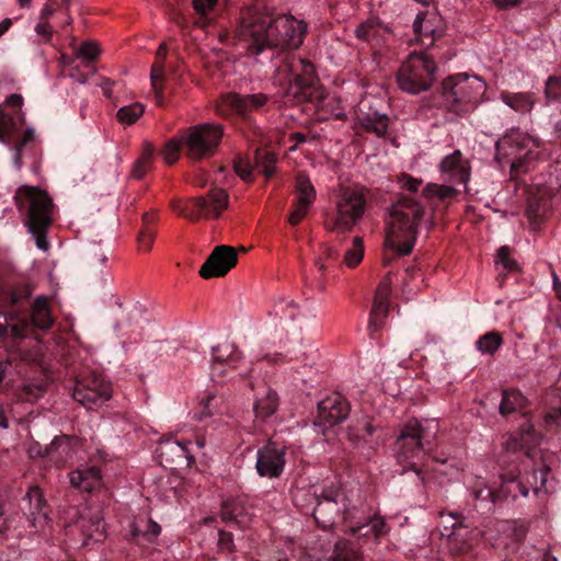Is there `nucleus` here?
I'll list each match as a JSON object with an SVG mask.
<instances>
[{
  "label": "nucleus",
  "mask_w": 561,
  "mask_h": 561,
  "mask_svg": "<svg viewBox=\"0 0 561 561\" xmlns=\"http://www.w3.org/2000/svg\"><path fill=\"white\" fill-rule=\"evenodd\" d=\"M221 518L224 522H233L240 526H245L250 520V518L243 514V508L237 500H228L224 502Z\"/></svg>",
  "instance_id": "a19ab883"
},
{
  "label": "nucleus",
  "mask_w": 561,
  "mask_h": 561,
  "mask_svg": "<svg viewBox=\"0 0 561 561\" xmlns=\"http://www.w3.org/2000/svg\"><path fill=\"white\" fill-rule=\"evenodd\" d=\"M331 561H359V551L353 548L348 541L340 540L335 543Z\"/></svg>",
  "instance_id": "603ef678"
},
{
  "label": "nucleus",
  "mask_w": 561,
  "mask_h": 561,
  "mask_svg": "<svg viewBox=\"0 0 561 561\" xmlns=\"http://www.w3.org/2000/svg\"><path fill=\"white\" fill-rule=\"evenodd\" d=\"M500 100L519 114L530 113L536 104V95L533 92L502 91Z\"/></svg>",
  "instance_id": "2f4dec72"
},
{
  "label": "nucleus",
  "mask_w": 561,
  "mask_h": 561,
  "mask_svg": "<svg viewBox=\"0 0 561 561\" xmlns=\"http://www.w3.org/2000/svg\"><path fill=\"white\" fill-rule=\"evenodd\" d=\"M243 356L234 343L225 341L213 347L211 376L224 377L230 370H237Z\"/></svg>",
  "instance_id": "412c9836"
},
{
  "label": "nucleus",
  "mask_w": 561,
  "mask_h": 561,
  "mask_svg": "<svg viewBox=\"0 0 561 561\" xmlns=\"http://www.w3.org/2000/svg\"><path fill=\"white\" fill-rule=\"evenodd\" d=\"M76 55L78 58H81L83 60L93 61L100 55L99 45L92 41L84 42L77 49Z\"/></svg>",
  "instance_id": "5fc2aeb1"
},
{
  "label": "nucleus",
  "mask_w": 561,
  "mask_h": 561,
  "mask_svg": "<svg viewBox=\"0 0 561 561\" xmlns=\"http://www.w3.org/2000/svg\"><path fill=\"white\" fill-rule=\"evenodd\" d=\"M70 484L83 492H93L103 485L100 468L95 466H81L69 473Z\"/></svg>",
  "instance_id": "a878e982"
},
{
  "label": "nucleus",
  "mask_w": 561,
  "mask_h": 561,
  "mask_svg": "<svg viewBox=\"0 0 561 561\" xmlns=\"http://www.w3.org/2000/svg\"><path fill=\"white\" fill-rule=\"evenodd\" d=\"M364 257V245L360 237H355L352 241V248L346 250L343 264L350 268L357 266Z\"/></svg>",
  "instance_id": "8fccbe9b"
},
{
  "label": "nucleus",
  "mask_w": 561,
  "mask_h": 561,
  "mask_svg": "<svg viewBox=\"0 0 561 561\" xmlns=\"http://www.w3.org/2000/svg\"><path fill=\"white\" fill-rule=\"evenodd\" d=\"M472 495L476 500L482 501V502H495L496 495L494 491L489 488L488 485H477L473 488Z\"/></svg>",
  "instance_id": "e2e57ef3"
},
{
  "label": "nucleus",
  "mask_w": 561,
  "mask_h": 561,
  "mask_svg": "<svg viewBox=\"0 0 561 561\" xmlns=\"http://www.w3.org/2000/svg\"><path fill=\"white\" fill-rule=\"evenodd\" d=\"M455 184H435L430 183L423 188L424 197L431 203H447L458 195Z\"/></svg>",
  "instance_id": "f704fd0d"
},
{
  "label": "nucleus",
  "mask_w": 561,
  "mask_h": 561,
  "mask_svg": "<svg viewBox=\"0 0 561 561\" xmlns=\"http://www.w3.org/2000/svg\"><path fill=\"white\" fill-rule=\"evenodd\" d=\"M238 262L236 249L230 245L216 247L199 270V275L205 278L226 275Z\"/></svg>",
  "instance_id": "f3484780"
},
{
  "label": "nucleus",
  "mask_w": 561,
  "mask_h": 561,
  "mask_svg": "<svg viewBox=\"0 0 561 561\" xmlns=\"http://www.w3.org/2000/svg\"><path fill=\"white\" fill-rule=\"evenodd\" d=\"M479 535L476 529L459 526L457 530L447 534L449 548L455 554H467L472 550Z\"/></svg>",
  "instance_id": "7c9ffc66"
},
{
  "label": "nucleus",
  "mask_w": 561,
  "mask_h": 561,
  "mask_svg": "<svg viewBox=\"0 0 561 561\" xmlns=\"http://www.w3.org/2000/svg\"><path fill=\"white\" fill-rule=\"evenodd\" d=\"M548 201L546 199V193L533 196L529 206L528 214L534 217H541L548 209Z\"/></svg>",
  "instance_id": "4d7b16f0"
},
{
  "label": "nucleus",
  "mask_w": 561,
  "mask_h": 561,
  "mask_svg": "<svg viewBox=\"0 0 561 561\" xmlns=\"http://www.w3.org/2000/svg\"><path fill=\"white\" fill-rule=\"evenodd\" d=\"M367 197L362 187L342 186L334 198V215L331 230L348 232L362 219Z\"/></svg>",
  "instance_id": "9d476101"
},
{
  "label": "nucleus",
  "mask_w": 561,
  "mask_h": 561,
  "mask_svg": "<svg viewBox=\"0 0 561 561\" xmlns=\"http://www.w3.org/2000/svg\"><path fill=\"white\" fill-rule=\"evenodd\" d=\"M218 547L221 551L231 552L233 550L232 535L228 531L219 530Z\"/></svg>",
  "instance_id": "69168bd1"
},
{
  "label": "nucleus",
  "mask_w": 561,
  "mask_h": 561,
  "mask_svg": "<svg viewBox=\"0 0 561 561\" xmlns=\"http://www.w3.org/2000/svg\"><path fill=\"white\" fill-rule=\"evenodd\" d=\"M526 399L523 393L516 389L504 390L502 393V401L500 404L501 414L505 415L524 408Z\"/></svg>",
  "instance_id": "ea45409f"
},
{
  "label": "nucleus",
  "mask_w": 561,
  "mask_h": 561,
  "mask_svg": "<svg viewBox=\"0 0 561 561\" xmlns=\"http://www.w3.org/2000/svg\"><path fill=\"white\" fill-rule=\"evenodd\" d=\"M425 216L422 204L411 197H401L392 205L385 244L393 252L407 255L415 243L417 229Z\"/></svg>",
  "instance_id": "f03ea898"
},
{
  "label": "nucleus",
  "mask_w": 561,
  "mask_h": 561,
  "mask_svg": "<svg viewBox=\"0 0 561 561\" xmlns=\"http://www.w3.org/2000/svg\"><path fill=\"white\" fill-rule=\"evenodd\" d=\"M145 106L141 103H133L122 106L116 114L119 123L124 125H131L144 114Z\"/></svg>",
  "instance_id": "09e8293b"
},
{
  "label": "nucleus",
  "mask_w": 561,
  "mask_h": 561,
  "mask_svg": "<svg viewBox=\"0 0 561 561\" xmlns=\"http://www.w3.org/2000/svg\"><path fill=\"white\" fill-rule=\"evenodd\" d=\"M337 256H339V253L334 248H332L330 245H324L323 247V257L322 256L319 257L317 260L316 264L318 265L319 270L323 272L327 267L323 260L335 261L337 259Z\"/></svg>",
  "instance_id": "0e129e2a"
},
{
  "label": "nucleus",
  "mask_w": 561,
  "mask_h": 561,
  "mask_svg": "<svg viewBox=\"0 0 561 561\" xmlns=\"http://www.w3.org/2000/svg\"><path fill=\"white\" fill-rule=\"evenodd\" d=\"M228 412V407L225 399L221 396L217 394H208L202 401V410L199 412L198 419L213 416L216 414H225Z\"/></svg>",
  "instance_id": "79ce46f5"
},
{
  "label": "nucleus",
  "mask_w": 561,
  "mask_h": 561,
  "mask_svg": "<svg viewBox=\"0 0 561 561\" xmlns=\"http://www.w3.org/2000/svg\"><path fill=\"white\" fill-rule=\"evenodd\" d=\"M167 45L161 44L157 50V58L159 59L151 68L150 79L151 84L154 90L156 99L159 105H162V89L158 85V81L163 79L164 76V66L163 59L167 56Z\"/></svg>",
  "instance_id": "c9c22d12"
},
{
  "label": "nucleus",
  "mask_w": 561,
  "mask_h": 561,
  "mask_svg": "<svg viewBox=\"0 0 561 561\" xmlns=\"http://www.w3.org/2000/svg\"><path fill=\"white\" fill-rule=\"evenodd\" d=\"M540 436L535 432L533 424L522 425L518 433L511 434L503 443V447L507 451L515 453L525 450L526 456H530L533 446L538 444Z\"/></svg>",
  "instance_id": "cd10ccee"
},
{
  "label": "nucleus",
  "mask_w": 561,
  "mask_h": 561,
  "mask_svg": "<svg viewBox=\"0 0 561 561\" xmlns=\"http://www.w3.org/2000/svg\"><path fill=\"white\" fill-rule=\"evenodd\" d=\"M78 525L87 539L99 542L105 538L103 517L99 508L94 511L84 508L80 515Z\"/></svg>",
  "instance_id": "c85d7f7f"
},
{
  "label": "nucleus",
  "mask_w": 561,
  "mask_h": 561,
  "mask_svg": "<svg viewBox=\"0 0 561 561\" xmlns=\"http://www.w3.org/2000/svg\"><path fill=\"white\" fill-rule=\"evenodd\" d=\"M439 525L443 527V534H445L446 536H447V534H450L451 531L457 530V528L459 526H463L460 523L459 517L453 513H448V514L442 513Z\"/></svg>",
  "instance_id": "052dcab7"
},
{
  "label": "nucleus",
  "mask_w": 561,
  "mask_h": 561,
  "mask_svg": "<svg viewBox=\"0 0 561 561\" xmlns=\"http://www.w3.org/2000/svg\"><path fill=\"white\" fill-rule=\"evenodd\" d=\"M380 30L381 25L378 20L368 19L356 27L355 35L359 39L370 42L379 36Z\"/></svg>",
  "instance_id": "3c124183"
},
{
  "label": "nucleus",
  "mask_w": 561,
  "mask_h": 561,
  "mask_svg": "<svg viewBox=\"0 0 561 561\" xmlns=\"http://www.w3.org/2000/svg\"><path fill=\"white\" fill-rule=\"evenodd\" d=\"M191 442H181L173 438L160 440L157 455L160 462L164 466L174 465L186 459L188 462L193 460L190 449Z\"/></svg>",
  "instance_id": "b1692460"
},
{
  "label": "nucleus",
  "mask_w": 561,
  "mask_h": 561,
  "mask_svg": "<svg viewBox=\"0 0 561 561\" xmlns=\"http://www.w3.org/2000/svg\"><path fill=\"white\" fill-rule=\"evenodd\" d=\"M28 507L24 508V513L33 527H43L47 519L48 511L43 493L38 486H31L24 497Z\"/></svg>",
  "instance_id": "bb28decb"
},
{
  "label": "nucleus",
  "mask_w": 561,
  "mask_h": 561,
  "mask_svg": "<svg viewBox=\"0 0 561 561\" xmlns=\"http://www.w3.org/2000/svg\"><path fill=\"white\" fill-rule=\"evenodd\" d=\"M437 432L438 422L435 419L408 420L396 440L398 460L410 462L423 453L431 450Z\"/></svg>",
  "instance_id": "6e6552de"
},
{
  "label": "nucleus",
  "mask_w": 561,
  "mask_h": 561,
  "mask_svg": "<svg viewBox=\"0 0 561 561\" xmlns=\"http://www.w3.org/2000/svg\"><path fill=\"white\" fill-rule=\"evenodd\" d=\"M495 528L501 534L506 536H514L516 540H519L522 537H524L525 534L523 528L517 529L516 524L510 520L496 522Z\"/></svg>",
  "instance_id": "bf43d9fd"
},
{
  "label": "nucleus",
  "mask_w": 561,
  "mask_h": 561,
  "mask_svg": "<svg viewBox=\"0 0 561 561\" xmlns=\"http://www.w3.org/2000/svg\"><path fill=\"white\" fill-rule=\"evenodd\" d=\"M503 337L496 331L486 332L476 342V348L482 355L493 356L502 346Z\"/></svg>",
  "instance_id": "58836bf2"
},
{
  "label": "nucleus",
  "mask_w": 561,
  "mask_h": 561,
  "mask_svg": "<svg viewBox=\"0 0 561 561\" xmlns=\"http://www.w3.org/2000/svg\"><path fill=\"white\" fill-rule=\"evenodd\" d=\"M549 468L542 463L538 469H535L531 473L526 474V484L536 495L540 492H546V483Z\"/></svg>",
  "instance_id": "37998d69"
},
{
  "label": "nucleus",
  "mask_w": 561,
  "mask_h": 561,
  "mask_svg": "<svg viewBox=\"0 0 561 561\" xmlns=\"http://www.w3.org/2000/svg\"><path fill=\"white\" fill-rule=\"evenodd\" d=\"M54 323L51 311L46 296H38L32 306L31 323L28 320L15 312L5 311L0 313V336L8 341L7 346L11 352L18 353L22 358L26 355L21 350V342L25 340L32 328L45 331Z\"/></svg>",
  "instance_id": "20e7f679"
},
{
  "label": "nucleus",
  "mask_w": 561,
  "mask_h": 561,
  "mask_svg": "<svg viewBox=\"0 0 561 561\" xmlns=\"http://www.w3.org/2000/svg\"><path fill=\"white\" fill-rule=\"evenodd\" d=\"M216 3L217 0H193V7L201 15L209 13L215 8Z\"/></svg>",
  "instance_id": "774afa93"
},
{
  "label": "nucleus",
  "mask_w": 561,
  "mask_h": 561,
  "mask_svg": "<svg viewBox=\"0 0 561 561\" xmlns=\"http://www.w3.org/2000/svg\"><path fill=\"white\" fill-rule=\"evenodd\" d=\"M295 193L294 209L288 216V221L293 226L298 225L307 216L317 196L313 184L304 172L296 176Z\"/></svg>",
  "instance_id": "dca6fc26"
},
{
  "label": "nucleus",
  "mask_w": 561,
  "mask_h": 561,
  "mask_svg": "<svg viewBox=\"0 0 561 561\" xmlns=\"http://www.w3.org/2000/svg\"><path fill=\"white\" fill-rule=\"evenodd\" d=\"M436 62L423 53H411L397 72L399 88L410 94L427 91L436 73Z\"/></svg>",
  "instance_id": "1a4fd4ad"
},
{
  "label": "nucleus",
  "mask_w": 561,
  "mask_h": 561,
  "mask_svg": "<svg viewBox=\"0 0 561 561\" xmlns=\"http://www.w3.org/2000/svg\"><path fill=\"white\" fill-rule=\"evenodd\" d=\"M502 484L500 488V494L504 497L516 499L518 494L527 496L529 488L524 480L517 479L511 476H502Z\"/></svg>",
  "instance_id": "4c0bfd02"
},
{
  "label": "nucleus",
  "mask_w": 561,
  "mask_h": 561,
  "mask_svg": "<svg viewBox=\"0 0 561 561\" xmlns=\"http://www.w3.org/2000/svg\"><path fill=\"white\" fill-rule=\"evenodd\" d=\"M227 206V192L222 188H213L208 193V198L204 196L191 198L176 209L185 218L195 221L202 217L218 218Z\"/></svg>",
  "instance_id": "ddd939ff"
},
{
  "label": "nucleus",
  "mask_w": 561,
  "mask_h": 561,
  "mask_svg": "<svg viewBox=\"0 0 561 561\" xmlns=\"http://www.w3.org/2000/svg\"><path fill=\"white\" fill-rule=\"evenodd\" d=\"M278 408L277 393L267 386L257 391L254 400V422L261 423L272 416Z\"/></svg>",
  "instance_id": "c756f323"
},
{
  "label": "nucleus",
  "mask_w": 561,
  "mask_h": 561,
  "mask_svg": "<svg viewBox=\"0 0 561 561\" xmlns=\"http://www.w3.org/2000/svg\"><path fill=\"white\" fill-rule=\"evenodd\" d=\"M398 182L400 183L401 187L411 192L415 193L421 187L423 181L421 179L413 178L407 173H402L398 176Z\"/></svg>",
  "instance_id": "680f3d73"
},
{
  "label": "nucleus",
  "mask_w": 561,
  "mask_h": 561,
  "mask_svg": "<svg viewBox=\"0 0 561 561\" xmlns=\"http://www.w3.org/2000/svg\"><path fill=\"white\" fill-rule=\"evenodd\" d=\"M274 80L276 84L282 87L285 96L293 98L296 101L309 100L316 83L313 65L295 54H280L278 64H276Z\"/></svg>",
  "instance_id": "39448f33"
},
{
  "label": "nucleus",
  "mask_w": 561,
  "mask_h": 561,
  "mask_svg": "<svg viewBox=\"0 0 561 561\" xmlns=\"http://www.w3.org/2000/svg\"><path fill=\"white\" fill-rule=\"evenodd\" d=\"M340 493L335 489L324 491L319 497L312 515L316 523L322 529H330L335 525L342 510H345V504H340Z\"/></svg>",
  "instance_id": "4be33fe9"
},
{
  "label": "nucleus",
  "mask_w": 561,
  "mask_h": 561,
  "mask_svg": "<svg viewBox=\"0 0 561 561\" xmlns=\"http://www.w3.org/2000/svg\"><path fill=\"white\" fill-rule=\"evenodd\" d=\"M307 32V24L293 15L274 14L256 3L240 11L236 30L238 42L250 55H259L271 47L298 48Z\"/></svg>",
  "instance_id": "f257e3e1"
},
{
  "label": "nucleus",
  "mask_w": 561,
  "mask_h": 561,
  "mask_svg": "<svg viewBox=\"0 0 561 561\" xmlns=\"http://www.w3.org/2000/svg\"><path fill=\"white\" fill-rule=\"evenodd\" d=\"M154 148L151 144H145L139 158L133 163L131 178L140 180L153 165Z\"/></svg>",
  "instance_id": "e433bc0d"
},
{
  "label": "nucleus",
  "mask_w": 561,
  "mask_h": 561,
  "mask_svg": "<svg viewBox=\"0 0 561 561\" xmlns=\"http://www.w3.org/2000/svg\"><path fill=\"white\" fill-rule=\"evenodd\" d=\"M285 448L268 440L256 453L255 468L261 477L278 478L285 467Z\"/></svg>",
  "instance_id": "2eb2a0df"
},
{
  "label": "nucleus",
  "mask_w": 561,
  "mask_h": 561,
  "mask_svg": "<svg viewBox=\"0 0 561 561\" xmlns=\"http://www.w3.org/2000/svg\"><path fill=\"white\" fill-rule=\"evenodd\" d=\"M222 135L224 128L220 124L204 123L190 127L181 136V142L186 149L187 156L201 160L214 153Z\"/></svg>",
  "instance_id": "9b49d317"
},
{
  "label": "nucleus",
  "mask_w": 561,
  "mask_h": 561,
  "mask_svg": "<svg viewBox=\"0 0 561 561\" xmlns=\"http://www.w3.org/2000/svg\"><path fill=\"white\" fill-rule=\"evenodd\" d=\"M111 397V382L96 373H90L78 378L72 390V398L90 410L102 407Z\"/></svg>",
  "instance_id": "f8f14e48"
},
{
  "label": "nucleus",
  "mask_w": 561,
  "mask_h": 561,
  "mask_svg": "<svg viewBox=\"0 0 561 561\" xmlns=\"http://www.w3.org/2000/svg\"><path fill=\"white\" fill-rule=\"evenodd\" d=\"M414 42L422 44L426 48L443 37L446 31V24L443 16L435 11H425L419 13L413 22Z\"/></svg>",
  "instance_id": "4468645a"
},
{
  "label": "nucleus",
  "mask_w": 561,
  "mask_h": 561,
  "mask_svg": "<svg viewBox=\"0 0 561 561\" xmlns=\"http://www.w3.org/2000/svg\"><path fill=\"white\" fill-rule=\"evenodd\" d=\"M35 144V131L32 127H27L22 135L19 136L16 141L12 145V162L16 170L23 167V156Z\"/></svg>",
  "instance_id": "72a5a7b5"
},
{
  "label": "nucleus",
  "mask_w": 561,
  "mask_h": 561,
  "mask_svg": "<svg viewBox=\"0 0 561 561\" xmlns=\"http://www.w3.org/2000/svg\"><path fill=\"white\" fill-rule=\"evenodd\" d=\"M362 126L370 133L376 134L378 137H382L388 130V118L386 115L374 114L373 116H366L362 118Z\"/></svg>",
  "instance_id": "de8ad7c7"
},
{
  "label": "nucleus",
  "mask_w": 561,
  "mask_h": 561,
  "mask_svg": "<svg viewBox=\"0 0 561 561\" xmlns=\"http://www.w3.org/2000/svg\"><path fill=\"white\" fill-rule=\"evenodd\" d=\"M274 313L279 319L297 320L300 313L299 306L291 299L279 298L274 305Z\"/></svg>",
  "instance_id": "c03bdc74"
},
{
  "label": "nucleus",
  "mask_w": 561,
  "mask_h": 561,
  "mask_svg": "<svg viewBox=\"0 0 561 561\" xmlns=\"http://www.w3.org/2000/svg\"><path fill=\"white\" fill-rule=\"evenodd\" d=\"M268 101V96L264 93L247 94L228 93L222 96L221 103L218 105V113L222 116L229 115V111L240 116H247L253 111L264 106Z\"/></svg>",
  "instance_id": "a211bd4d"
},
{
  "label": "nucleus",
  "mask_w": 561,
  "mask_h": 561,
  "mask_svg": "<svg viewBox=\"0 0 561 561\" xmlns=\"http://www.w3.org/2000/svg\"><path fill=\"white\" fill-rule=\"evenodd\" d=\"M145 224L148 225L150 221V216L148 214L144 215ZM154 231L146 226L138 234V245L140 250L149 251L152 247L154 240Z\"/></svg>",
  "instance_id": "864d4df0"
},
{
  "label": "nucleus",
  "mask_w": 561,
  "mask_h": 561,
  "mask_svg": "<svg viewBox=\"0 0 561 561\" xmlns=\"http://www.w3.org/2000/svg\"><path fill=\"white\" fill-rule=\"evenodd\" d=\"M181 147H184L181 142V137L165 144L162 150V157L168 164H172L178 160Z\"/></svg>",
  "instance_id": "6e6d98bb"
},
{
  "label": "nucleus",
  "mask_w": 561,
  "mask_h": 561,
  "mask_svg": "<svg viewBox=\"0 0 561 561\" xmlns=\"http://www.w3.org/2000/svg\"><path fill=\"white\" fill-rule=\"evenodd\" d=\"M440 178L451 184L467 185L470 180V163L458 149L446 154L438 164Z\"/></svg>",
  "instance_id": "aec40b11"
},
{
  "label": "nucleus",
  "mask_w": 561,
  "mask_h": 561,
  "mask_svg": "<svg viewBox=\"0 0 561 561\" xmlns=\"http://www.w3.org/2000/svg\"><path fill=\"white\" fill-rule=\"evenodd\" d=\"M69 445L68 436L55 437V439L50 443L48 447L45 448V454L43 456H50L55 450L62 447V451H66Z\"/></svg>",
  "instance_id": "338daca9"
},
{
  "label": "nucleus",
  "mask_w": 561,
  "mask_h": 561,
  "mask_svg": "<svg viewBox=\"0 0 561 561\" xmlns=\"http://www.w3.org/2000/svg\"><path fill=\"white\" fill-rule=\"evenodd\" d=\"M362 528H369L371 529V537L375 539L380 538L381 536L386 535L388 533L387 524L385 519L380 516H374L369 519L368 523L359 525V526H351L345 531L350 533L351 535L355 536L358 531H362Z\"/></svg>",
  "instance_id": "a18cd8bd"
},
{
  "label": "nucleus",
  "mask_w": 561,
  "mask_h": 561,
  "mask_svg": "<svg viewBox=\"0 0 561 561\" xmlns=\"http://www.w3.org/2000/svg\"><path fill=\"white\" fill-rule=\"evenodd\" d=\"M350 412L348 403L343 397L335 393L318 404V423L321 426L331 427L344 421Z\"/></svg>",
  "instance_id": "5701e85b"
},
{
  "label": "nucleus",
  "mask_w": 561,
  "mask_h": 561,
  "mask_svg": "<svg viewBox=\"0 0 561 561\" xmlns=\"http://www.w3.org/2000/svg\"><path fill=\"white\" fill-rule=\"evenodd\" d=\"M511 250L507 245H503L497 251L496 264L503 266L504 271L513 272L517 270V263L510 256Z\"/></svg>",
  "instance_id": "13d9d810"
},
{
  "label": "nucleus",
  "mask_w": 561,
  "mask_h": 561,
  "mask_svg": "<svg viewBox=\"0 0 561 561\" xmlns=\"http://www.w3.org/2000/svg\"><path fill=\"white\" fill-rule=\"evenodd\" d=\"M540 141L519 129H511L496 142V159L510 165L512 176L528 172L539 159Z\"/></svg>",
  "instance_id": "423d86ee"
},
{
  "label": "nucleus",
  "mask_w": 561,
  "mask_h": 561,
  "mask_svg": "<svg viewBox=\"0 0 561 561\" xmlns=\"http://www.w3.org/2000/svg\"><path fill=\"white\" fill-rule=\"evenodd\" d=\"M380 426L374 423L370 416H363L358 419L348 428L350 439L356 444L370 443L373 436L379 431Z\"/></svg>",
  "instance_id": "473e14b6"
},
{
  "label": "nucleus",
  "mask_w": 561,
  "mask_h": 561,
  "mask_svg": "<svg viewBox=\"0 0 561 561\" xmlns=\"http://www.w3.org/2000/svg\"><path fill=\"white\" fill-rule=\"evenodd\" d=\"M5 105L14 106L19 110L16 113H8L0 105V142L3 145H11L14 135L21 129L25 123V115L21 107L23 105V98L21 94L13 93L5 100Z\"/></svg>",
  "instance_id": "6ab92c4d"
},
{
  "label": "nucleus",
  "mask_w": 561,
  "mask_h": 561,
  "mask_svg": "<svg viewBox=\"0 0 561 561\" xmlns=\"http://www.w3.org/2000/svg\"><path fill=\"white\" fill-rule=\"evenodd\" d=\"M485 91V82L477 76H450L442 82V105L456 115H467L478 107Z\"/></svg>",
  "instance_id": "0eeeda50"
},
{
  "label": "nucleus",
  "mask_w": 561,
  "mask_h": 561,
  "mask_svg": "<svg viewBox=\"0 0 561 561\" xmlns=\"http://www.w3.org/2000/svg\"><path fill=\"white\" fill-rule=\"evenodd\" d=\"M18 209L25 214L24 226L33 236L36 247L49 250L47 230L53 222V201L50 196L36 186L22 185L14 194Z\"/></svg>",
  "instance_id": "7ed1b4c3"
},
{
  "label": "nucleus",
  "mask_w": 561,
  "mask_h": 561,
  "mask_svg": "<svg viewBox=\"0 0 561 561\" xmlns=\"http://www.w3.org/2000/svg\"><path fill=\"white\" fill-rule=\"evenodd\" d=\"M276 156L266 150L255 151L256 169L266 178H271L275 171Z\"/></svg>",
  "instance_id": "49530a36"
},
{
  "label": "nucleus",
  "mask_w": 561,
  "mask_h": 561,
  "mask_svg": "<svg viewBox=\"0 0 561 561\" xmlns=\"http://www.w3.org/2000/svg\"><path fill=\"white\" fill-rule=\"evenodd\" d=\"M390 280L385 278L380 282L375 293L369 317V330L371 333L378 331L383 325L389 311L388 298L390 296Z\"/></svg>",
  "instance_id": "393cba45"
}]
</instances>
